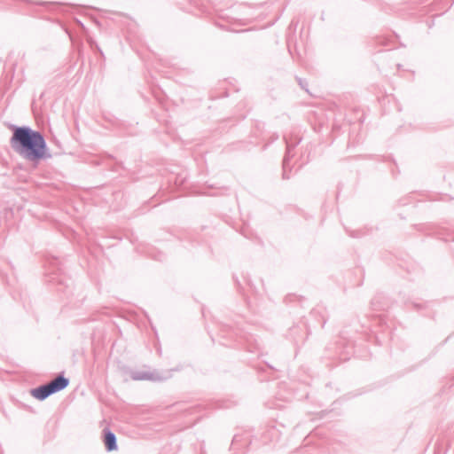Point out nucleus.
Wrapping results in <instances>:
<instances>
[{"label": "nucleus", "instance_id": "nucleus-8", "mask_svg": "<svg viewBox=\"0 0 454 454\" xmlns=\"http://www.w3.org/2000/svg\"><path fill=\"white\" fill-rule=\"evenodd\" d=\"M34 4H35L37 5L46 6V5L50 4L51 3L39 1V2H35Z\"/></svg>", "mask_w": 454, "mask_h": 454}, {"label": "nucleus", "instance_id": "nucleus-10", "mask_svg": "<svg viewBox=\"0 0 454 454\" xmlns=\"http://www.w3.org/2000/svg\"><path fill=\"white\" fill-rule=\"evenodd\" d=\"M237 441V435L234 436L233 442Z\"/></svg>", "mask_w": 454, "mask_h": 454}, {"label": "nucleus", "instance_id": "nucleus-2", "mask_svg": "<svg viewBox=\"0 0 454 454\" xmlns=\"http://www.w3.org/2000/svg\"><path fill=\"white\" fill-rule=\"evenodd\" d=\"M68 384L69 379L66 378L61 372L50 382L32 388L30 394L35 399L43 401L50 395L65 389Z\"/></svg>", "mask_w": 454, "mask_h": 454}, {"label": "nucleus", "instance_id": "nucleus-5", "mask_svg": "<svg viewBox=\"0 0 454 454\" xmlns=\"http://www.w3.org/2000/svg\"><path fill=\"white\" fill-rule=\"evenodd\" d=\"M130 378L133 380H161V377L158 376L155 372H145V371H132L130 372Z\"/></svg>", "mask_w": 454, "mask_h": 454}, {"label": "nucleus", "instance_id": "nucleus-1", "mask_svg": "<svg viewBox=\"0 0 454 454\" xmlns=\"http://www.w3.org/2000/svg\"><path fill=\"white\" fill-rule=\"evenodd\" d=\"M12 131L10 139L12 149L22 159L39 163L42 160L50 159L51 154L43 135L29 126L11 125Z\"/></svg>", "mask_w": 454, "mask_h": 454}, {"label": "nucleus", "instance_id": "nucleus-9", "mask_svg": "<svg viewBox=\"0 0 454 454\" xmlns=\"http://www.w3.org/2000/svg\"><path fill=\"white\" fill-rule=\"evenodd\" d=\"M277 139H278V134H273V136L271 137V140H270V143L274 142Z\"/></svg>", "mask_w": 454, "mask_h": 454}, {"label": "nucleus", "instance_id": "nucleus-3", "mask_svg": "<svg viewBox=\"0 0 454 454\" xmlns=\"http://www.w3.org/2000/svg\"><path fill=\"white\" fill-rule=\"evenodd\" d=\"M284 140L286 145V153L283 159V178L284 179H289L290 176L288 174V171H291L292 167L290 166V160L294 157L293 151L297 146V145L300 143L301 139L292 142L290 141L286 136H284Z\"/></svg>", "mask_w": 454, "mask_h": 454}, {"label": "nucleus", "instance_id": "nucleus-7", "mask_svg": "<svg viewBox=\"0 0 454 454\" xmlns=\"http://www.w3.org/2000/svg\"><path fill=\"white\" fill-rule=\"evenodd\" d=\"M412 306L414 309H416L417 310H419L421 309L422 308H424L425 306L421 303H417V302H412Z\"/></svg>", "mask_w": 454, "mask_h": 454}, {"label": "nucleus", "instance_id": "nucleus-6", "mask_svg": "<svg viewBox=\"0 0 454 454\" xmlns=\"http://www.w3.org/2000/svg\"><path fill=\"white\" fill-rule=\"evenodd\" d=\"M297 81H298L300 86L302 89H304L306 91H308V88H307L308 83H307V82L302 80L301 78H297Z\"/></svg>", "mask_w": 454, "mask_h": 454}, {"label": "nucleus", "instance_id": "nucleus-4", "mask_svg": "<svg viewBox=\"0 0 454 454\" xmlns=\"http://www.w3.org/2000/svg\"><path fill=\"white\" fill-rule=\"evenodd\" d=\"M103 442L106 447V450L108 452L116 450L118 449L117 445V438L114 433H113L109 428L106 427L103 429Z\"/></svg>", "mask_w": 454, "mask_h": 454}]
</instances>
